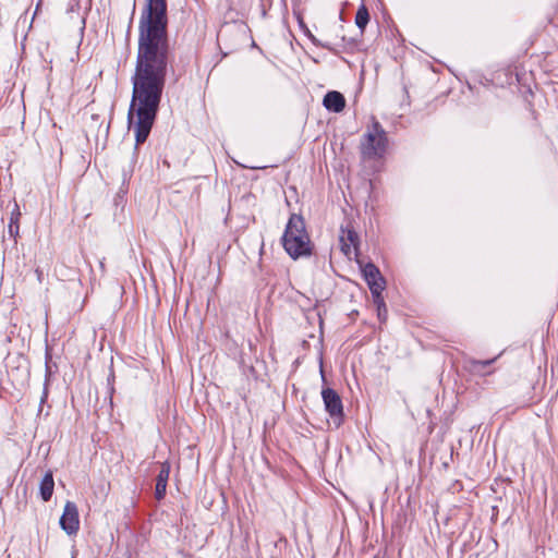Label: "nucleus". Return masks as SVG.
Wrapping results in <instances>:
<instances>
[{"mask_svg":"<svg viewBox=\"0 0 558 558\" xmlns=\"http://www.w3.org/2000/svg\"><path fill=\"white\" fill-rule=\"evenodd\" d=\"M360 265L363 277L367 282V286L371 290L373 298L379 299V294H381L385 289L386 281L381 276L378 267L373 263H363L360 258L355 259Z\"/></svg>","mask_w":558,"mask_h":558,"instance_id":"20e7f679","label":"nucleus"},{"mask_svg":"<svg viewBox=\"0 0 558 558\" xmlns=\"http://www.w3.org/2000/svg\"><path fill=\"white\" fill-rule=\"evenodd\" d=\"M322 398L326 412L330 415L336 427H339L343 423L344 417L341 397L336 390L325 388L322 391Z\"/></svg>","mask_w":558,"mask_h":558,"instance_id":"39448f33","label":"nucleus"},{"mask_svg":"<svg viewBox=\"0 0 558 558\" xmlns=\"http://www.w3.org/2000/svg\"><path fill=\"white\" fill-rule=\"evenodd\" d=\"M282 245L293 259L312 254V242L301 215L290 216L282 235Z\"/></svg>","mask_w":558,"mask_h":558,"instance_id":"f03ea898","label":"nucleus"},{"mask_svg":"<svg viewBox=\"0 0 558 558\" xmlns=\"http://www.w3.org/2000/svg\"><path fill=\"white\" fill-rule=\"evenodd\" d=\"M170 475V465L166 462L162 463L159 474L156 478L155 497L157 500H161L166 496L167 483Z\"/></svg>","mask_w":558,"mask_h":558,"instance_id":"1a4fd4ad","label":"nucleus"},{"mask_svg":"<svg viewBox=\"0 0 558 558\" xmlns=\"http://www.w3.org/2000/svg\"><path fill=\"white\" fill-rule=\"evenodd\" d=\"M369 22V13H368V10L367 8L362 4L357 12H356V15H355V24L356 26L361 29V32L363 33L366 25L368 24Z\"/></svg>","mask_w":558,"mask_h":558,"instance_id":"f8f14e48","label":"nucleus"},{"mask_svg":"<svg viewBox=\"0 0 558 558\" xmlns=\"http://www.w3.org/2000/svg\"><path fill=\"white\" fill-rule=\"evenodd\" d=\"M388 138L379 122L374 121L372 129L364 134L361 142V153L366 159L381 157L387 149Z\"/></svg>","mask_w":558,"mask_h":558,"instance_id":"7ed1b4c3","label":"nucleus"},{"mask_svg":"<svg viewBox=\"0 0 558 558\" xmlns=\"http://www.w3.org/2000/svg\"><path fill=\"white\" fill-rule=\"evenodd\" d=\"M323 105L327 110L338 113L344 109L345 99L341 93L331 90L325 95Z\"/></svg>","mask_w":558,"mask_h":558,"instance_id":"6e6552de","label":"nucleus"},{"mask_svg":"<svg viewBox=\"0 0 558 558\" xmlns=\"http://www.w3.org/2000/svg\"><path fill=\"white\" fill-rule=\"evenodd\" d=\"M20 217H21V213H20L19 205L16 203H14V208L11 213L10 223H9V228H8L9 234L13 238L19 235Z\"/></svg>","mask_w":558,"mask_h":558,"instance_id":"9b49d317","label":"nucleus"},{"mask_svg":"<svg viewBox=\"0 0 558 558\" xmlns=\"http://www.w3.org/2000/svg\"><path fill=\"white\" fill-rule=\"evenodd\" d=\"M340 250L349 258H352V254L355 255V259L359 258V235L349 226L341 227V234L339 236Z\"/></svg>","mask_w":558,"mask_h":558,"instance_id":"0eeeda50","label":"nucleus"},{"mask_svg":"<svg viewBox=\"0 0 558 558\" xmlns=\"http://www.w3.org/2000/svg\"><path fill=\"white\" fill-rule=\"evenodd\" d=\"M47 397H48V377L46 378L44 392H43V396L40 399L41 403H44L46 401Z\"/></svg>","mask_w":558,"mask_h":558,"instance_id":"2eb2a0df","label":"nucleus"},{"mask_svg":"<svg viewBox=\"0 0 558 558\" xmlns=\"http://www.w3.org/2000/svg\"><path fill=\"white\" fill-rule=\"evenodd\" d=\"M170 60L167 0H146L138 22L137 56L128 114L136 147L146 142L156 120Z\"/></svg>","mask_w":558,"mask_h":558,"instance_id":"f257e3e1","label":"nucleus"},{"mask_svg":"<svg viewBox=\"0 0 558 558\" xmlns=\"http://www.w3.org/2000/svg\"><path fill=\"white\" fill-rule=\"evenodd\" d=\"M60 526L68 535H74L80 529L77 506L73 501H66L60 518Z\"/></svg>","mask_w":558,"mask_h":558,"instance_id":"423d86ee","label":"nucleus"},{"mask_svg":"<svg viewBox=\"0 0 558 558\" xmlns=\"http://www.w3.org/2000/svg\"><path fill=\"white\" fill-rule=\"evenodd\" d=\"M373 299H374V304L377 306L378 318L381 322L386 320V318H387V307H386V304L384 302L383 295L379 294V299H377V298H373Z\"/></svg>","mask_w":558,"mask_h":558,"instance_id":"ddd939ff","label":"nucleus"},{"mask_svg":"<svg viewBox=\"0 0 558 558\" xmlns=\"http://www.w3.org/2000/svg\"><path fill=\"white\" fill-rule=\"evenodd\" d=\"M496 359L497 357L485 360V361L473 360V361H471L472 369L475 372H480L482 368L492 365L496 361Z\"/></svg>","mask_w":558,"mask_h":558,"instance_id":"4468645a","label":"nucleus"},{"mask_svg":"<svg viewBox=\"0 0 558 558\" xmlns=\"http://www.w3.org/2000/svg\"><path fill=\"white\" fill-rule=\"evenodd\" d=\"M54 481L51 471H48L43 477L39 486L40 497L44 501H49L53 494Z\"/></svg>","mask_w":558,"mask_h":558,"instance_id":"9d476101","label":"nucleus"}]
</instances>
